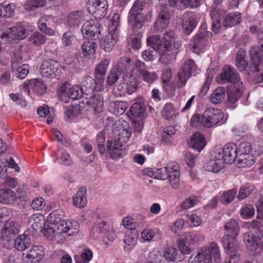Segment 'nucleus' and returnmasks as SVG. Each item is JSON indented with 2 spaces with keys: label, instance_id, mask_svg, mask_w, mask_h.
I'll use <instances>...</instances> for the list:
<instances>
[{
  "label": "nucleus",
  "instance_id": "nucleus-1",
  "mask_svg": "<svg viewBox=\"0 0 263 263\" xmlns=\"http://www.w3.org/2000/svg\"><path fill=\"white\" fill-rule=\"evenodd\" d=\"M250 55L248 74L254 79L255 83H260L263 80V69L259 67L262 62L261 51L258 47H252L250 49Z\"/></svg>",
  "mask_w": 263,
  "mask_h": 263
},
{
  "label": "nucleus",
  "instance_id": "nucleus-2",
  "mask_svg": "<svg viewBox=\"0 0 263 263\" xmlns=\"http://www.w3.org/2000/svg\"><path fill=\"white\" fill-rule=\"evenodd\" d=\"M147 45L157 52L160 56V61L162 63L167 65L172 62L173 55L170 52L169 44H163L160 35H155L147 39Z\"/></svg>",
  "mask_w": 263,
  "mask_h": 263
},
{
  "label": "nucleus",
  "instance_id": "nucleus-3",
  "mask_svg": "<svg viewBox=\"0 0 263 263\" xmlns=\"http://www.w3.org/2000/svg\"><path fill=\"white\" fill-rule=\"evenodd\" d=\"M130 133L127 129L122 130V133L119 134L117 139L111 140L107 144V151L112 159H119L125 154V151L123 149V142H125L130 137Z\"/></svg>",
  "mask_w": 263,
  "mask_h": 263
},
{
  "label": "nucleus",
  "instance_id": "nucleus-4",
  "mask_svg": "<svg viewBox=\"0 0 263 263\" xmlns=\"http://www.w3.org/2000/svg\"><path fill=\"white\" fill-rule=\"evenodd\" d=\"M144 4L143 0H136L129 11L128 22L134 31L142 28L145 20V15L141 12Z\"/></svg>",
  "mask_w": 263,
  "mask_h": 263
},
{
  "label": "nucleus",
  "instance_id": "nucleus-5",
  "mask_svg": "<svg viewBox=\"0 0 263 263\" xmlns=\"http://www.w3.org/2000/svg\"><path fill=\"white\" fill-rule=\"evenodd\" d=\"M222 243L226 252L230 256L229 262L237 263L239 257V247L236 240V237L230 235H226L222 238Z\"/></svg>",
  "mask_w": 263,
  "mask_h": 263
},
{
  "label": "nucleus",
  "instance_id": "nucleus-6",
  "mask_svg": "<svg viewBox=\"0 0 263 263\" xmlns=\"http://www.w3.org/2000/svg\"><path fill=\"white\" fill-rule=\"evenodd\" d=\"M197 254L203 263H211L212 256L216 263L220 262L221 260L219 248L214 242H212L208 248H203L199 250Z\"/></svg>",
  "mask_w": 263,
  "mask_h": 263
},
{
  "label": "nucleus",
  "instance_id": "nucleus-7",
  "mask_svg": "<svg viewBox=\"0 0 263 263\" xmlns=\"http://www.w3.org/2000/svg\"><path fill=\"white\" fill-rule=\"evenodd\" d=\"M243 240L248 249L255 251L263 246V231L247 232L243 234Z\"/></svg>",
  "mask_w": 263,
  "mask_h": 263
},
{
  "label": "nucleus",
  "instance_id": "nucleus-8",
  "mask_svg": "<svg viewBox=\"0 0 263 263\" xmlns=\"http://www.w3.org/2000/svg\"><path fill=\"white\" fill-rule=\"evenodd\" d=\"M28 34V30L21 25H17L9 28L6 32L1 35V39L6 38L10 42L21 40L25 39Z\"/></svg>",
  "mask_w": 263,
  "mask_h": 263
},
{
  "label": "nucleus",
  "instance_id": "nucleus-9",
  "mask_svg": "<svg viewBox=\"0 0 263 263\" xmlns=\"http://www.w3.org/2000/svg\"><path fill=\"white\" fill-rule=\"evenodd\" d=\"M107 3L106 0H89L88 10L97 19L103 18L106 14Z\"/></svg>",
  "mask_w": 263,
  "mask_h": 263
},
{
  "label": "nucleus",
  "instance_id": "nucleus-10",
  "mask_svg": "<svg viewBox=\"0 0 263 263\" xmlns=\"http://www.w3.org/2000/svg\"><path fill=\"white\" fill-rule=\"evenodd\" d=\"M45 254L43 246L34 245L26 253L23 255V263H40Z\"/></svg>",
  "mask_w": 263,
  "mask_h": 263
},
{
  "label": "nucleus",
  "instance_id": "nucleus-11",
  "mask_svg": "<svg viewBox=\"0 0 263 263\" xmlns=\"http://www.w3.org/2000/svg\"><path fill=\"white\" fill-rule=\"evenodd\" d=\"M18 233V224L12 220L7 221L2 231V238L8 244H12Z\"/></svg>",
  "mask_w": 263,
  "mask_h": 263
},
{
  "label": "nucleus",
  "instance_id": "nucleus-12",
  "mask_svg": "<svg viewBox=\"0 0 263 263\" xmlns=\"http://www.w3.org/2000/svg\"><path fill=\"white\" fill-rule=\"evenodd\" d=\"M194 61L189 59L185 62L180 71L178 73V87L180 88L185 85L187 80L191 77L192 72L196 69Z\"/></svg>",
  "mask_w": 263,
  "mask_h": 263
},
{
  "label": "nucleus",
  "instance_id": "nucleus-13",
  "mask_svg": "<svg viewBox=\"0 0 263 263\" xmlns=\"http://www.w3.org/2000/svg\"><path fill=\"white\" fill-rule=\"evenodd\" d=\"M60 65L56 61L47 60L44 61L41 66V74L43 77L54 78L59 73Z\"/></svg>",
  "mask_w": 263,
  "mask_h": 263
},
{
  "label": "nucleus",
  "instance_id": "nucleus-14",
  "mask_svg": "<svg viewBox=\"0 0 263 263\" xmlns=\"http://www.w3.org/2000/svg\"><path fill=\"white\" fill-rule=\"evenodd\" d=\"M204 127H211L220 122L223 118V114L217 109L208 108L203 114Z\"/></svg>",
  "mask_w": 263,
  "mask_h": 263
},
{
  "label": "nucleus",
  "instance_id": "nucleus-15",
  "mask_svg": "<svg viewBox=\"0 0 263 263\" xmlns=\"http://www.w3.org/2000/svg\"><path fill=\"white\" fill-rule=\"evenodd\" d=\"M221 83L229 82L230 85L237 84L238 83H242L240 81L239 74L232 67L229 65H225L222 71L220 74Z\"/></svg>",
  "mask_w": 263,
  "mask_h": 263
},
{
  "label": "nucleus",
  "instance_id": "nucleus-16",
  "mask_svg": "<svg viewBox=\"0 0 263 263\" xmlns=\"http://www.w3.org/2000/svg\"><path fill=\"white\" fill-rule=\"evenodd\" d=\"M82 32L84 37L95 40L99 39L101 34L98 24L93 20L86 21L83 24Z\"/></svg>",
  "mask_w": 263,
  "mask_h": 263
},
{
  "label": "nucleus",
  "instance_id": "nucleus-17",
  "mask_svg": "<svg viewBox=\"0 0 263 263\" xmlns=\"http://www.w3.org/2000/svg\"><path fill=\"white\" fill-rule=\"evenodd\" d=\"M237 156L236 145L233 143H230L225 145L220 158L226 163L231 164L235 162Z\"/></svg>",
  "mask_w": 263,
  "mask_h": 263
},
{
  "label": "nucleus",
  "instance_id": "nucleus-18",
  "mask_svg": "<svg viewBox=\"0 0 263 263\" xmlns=\"http://www.w3.org/2000/svg\"><path fill=\"white\" fill-rule=\"evenodd\" d=\"M210 15L213 21L212 30L215 33H217L221 26V21L224 20L226 16V12L223 10L215 7L212 8Z\"/></svg>",
  "mask_w": 263,
  "mask_h": 263
},
{
  "label": "nucleus",
  "instance_id": "nucleus-19",
  "mask_svg": "<svg viewBox=\"0 0 263 263\" xmlns=\"http://www.w3.org/2000/svg\"><path fill=\"white\" fill-rule=\"evenodd\" d=\"M79 224L76 220L65 221L63 220L61 224L57 227V233L59 234L66 233L68 236H73L79 232Z\"/></svg>",
  "mask_w": 263,
  "mask_h": 263
},
{
  "label": "nucleus",
  "instance_id": "nucleus-20",
  "mask_svg": "<svg viewBox=\"0 0 263 263\" xmlns=\"http://www.w3.org/2000/svg\"><path fill=\"white\" fill-rule=\"evenodd\" d=\"M24 90L27 91L29 95V88L39 95L44 94L46 90V86L42 80L39 79L30 80L24 84Z\"/></svg>",
  "mask_w": 263,
  "mask_h": 263
},
{
  "label": "nucleus",
  "instance_id": "nucleus-21",
  "mask_svg": "<svg viewBox=\"0 0 263 263\" xmlns=\"http://www.w3.org/2000/svg\"><path fill=\"white\" fill-rule=\"evenodd\" d=\"M250 154H239L237 156L238 164L239 167H249L252 165L256 161V156H259L261 152L259 151H254Z\"/></svg>",
  "mask_w": 263,
  "mask_h": 263
},
{
  "label": "nucleus",
  "instance_id": "nucleus-22",
  "mask_svg": "<svg viewBox=\"0 0 263 263\" xmlns=\"http://www.w3.org/2000/svg\"><path fill=\"white\" fill-rule=\"evenodd\" d=\"M237 84V85H230V86L227 87L228 101L231 103H234L239 99L243 90L242 83Z\"/></svg>",
  "mask_w": 263,
  "mask_h": 263
},
{
  "label": "nucleus",
  "instance_id": "nucleus-23",
  "mask_svg": "<svg viewBox=\"0 0 263 263\" xmlns=\"http://www.w3.org/2000/svg\"><path fill=\"white\" fill-rule=\"evenodd\" d=\"M102 84H97L96 80L90 76H86L82 83V86L80 87L84 93V95L88 96L89 95H91L95 89H97V87L101 89Z\"/></svg>",
  "mask_w": 263,
  "mask_h": 263
},
{
  "label": "nucleus",
  "instance_id": "nucleus-24",
  "mask_svg": "<svg viewBox=\"0 0 263 263\" xmlns=\"http://www.w3.org/2000/svg\"><path fill=\"white\" fill-rule=\"evenodd\" d=\"M108 64L109 61L106 59H104L96 67L95 73L97 84H102L104 83Z\"/></svg>",
  "mask_w": 263,
  "mask_h": 263
},
{
  "label": "nucleus",
  "instance_id": "nucleus-25",
  "mask_svg": "<svg viewBox=\"0 0 263 263\" xmlns=\"http://www.w3.org/2000/svg\"><path fill=\"white\" fill-rule=\"evenodd\" d=\"M22 57L18 56L17 58L14 57L12 59L11 63V68L12 71L16 70L15 76L20 79H24L29 73V66L27 65L23 64L17 67L18 60H21Z\"/></svg>",
  "mask_w": 263,
  "mask_h": 263
},
{
  "label": "nucleus",
  "instance_id": "nucleus-26",
  "mask_svg": "<svg viewBox=\"0 0 263 263\" xmlns=\"http://www.w3.org/2000/svg\"><path fill=\"white\" fill-rule=\"evenodd\" d=\"M117 40L115 33L108 32V34L100 42V47L106 52H110L114 47Z\"/></svg>",
  "mask_w": 263,
  "mask_h": 263
},
{
  "label": "nucleus",
  "instance_id": "nucleus-27",
  "mask_svg": "<svg viewBox=\"0 0 263 263\" xmlns=\"http://www.w3.org/2000/svg\"><path fill=\"white\" fill-rule=\"evenodd\" d=\"M84 21V12L81 10L74 11L68 15L67 24L70 27H75L78 26Z\"/></svg>",
  "mask_w": 263,
  "mask_h": 263
},
{
  "label": "nucleus",
  "instance_id": "nucleus-28",
  "mask_svg": "<svg viewBox=\"0 0 263 263\" xmlns=\"http://www.w3.org/2000/svg\"><path fill=\"white\" fill-rule=\"evenodd\" d=\"M31 240L28 236L25 234L20 235L14 238L12 244L16 250L23 251L27 249L31 245Z\"/></svg>",
  "mask_w": 263,
  "mask_h": 263
},
{
  "label": "nucleus",
  "instance_id": "nucleus-29",
  "mask_svg": "<svg viewBox=\"0 0 263 263\" xmlns=\"http://www.w3.org/2000/svg\"><path fill=\"white\" fill-rule=\"evenodd\" d=\"M221 153L219 152L215 156V160H210L206 164L205 168L207 171L217 173L223 167L224 161L220 158Z\"/></svg>",
  "mask_w": 263,
  "mask_h": 263
},
{
  "label": "nucleus",
  "instance_id": "nucleus-30",
  "mask_svg": "<svg viewBox=\"0 0 263 263\" xmlns=\"http://www.w3.org/2000/svg\"><path fill=\"white\" fill-rule=\"evenodd\" d=\"M145 112V104L142 102H136L132 105L126 114L130 117L142 118L144 117Z\"/></svg>",
  "mask_w": 263,
  "mask_h": 263
},
{
  "label": "nucleus",
  "instance_id": "nucleus-31",
  "mask_svg": "<svg viewBox=\"0 0 263 263\" xmlns=\"http://www.w3.org/2000/svg\"><path fill=\"white\" fill-rule=\"evenodd\" d=\"M86 189L85 187H81L77 192L73 198V203L76 206L81 209L86 205Z\"/></svg>",
  "mask_w": 263,
  "mask_h": 263
},
{
  "label": "nucleus",
  "instance_id": "nucleus-32",
  "mask_svg": "<svg viewBox=\"0 0 263 263\" xmlns=\"http://www.w3.org/2000/svg\"><path fill=\"white\" fill-rule=\"evenodd\" d=\"M190 145L193 149L200 152L205 145L203 136L199 132H196L192 136Z\"/></svg>",
  "mask_w": 263,
  "mask_h": 263
},
{
  "label": "nucleus",
  "instance_id": "nucleus-33",
  "mask_svg": "<svg viewBox=\"0 0 263 263\" xmlns=\"http://www.w3.org/2000/svg\"><path fill=\"white\" fill-rule=\"evenodd\" d=\"M86 103L94 108L95 111L99 112L102 110L103 106V100L102 97L99 95H90V97L86 96Z\"/></svg>",
  "mask_w": 263,
  "mask_h": 263
},
{
  "label": "nucleus",
  "instance_id": "nucleus-34",
  "mask_svg": "<svg viewBox=\"0 0 263 263\" xmlns=\"http://www.w3.org/2000/svg\"><path fill=\"white\" fill-rule=\"evenodd\" d=\"M205 29V26L203 25L202 26V29L204 30ZM208 34L209 33L205 30H203V32L201 31L197 34L196 36L193 39L192 48L193 49H201L205 44V37L206 36H208Z\"/></svg>",
  "mask_w": 263,
  "mask_h": 263
},
{
  "label": "nucleus",
  "instance_id": "nucleus-35",
  "mask_svg": "<svg viewBox=\"0 0 263 263\" xmlns=\"http://www.w3.org/2000/svg\"><path fill=\"white\" fill-rule=\"evenodd\" d=\"M132 60L126 57L120 58L116 66L113 67L121 74L130 70L132 67Z\"/></svg>",
  "mask_w": 263,
  "mask_h": 263
},
{
  "label": "nucleus",
  "instance_id": "nucleus-36",
  "mask_svg": "<svg viewBox=\"0 0 263 263\" xmlns=\"http://www.w3.org/2000/svg\"><path fill=\"white\" fill-rule=\"evenodd\" d=\"M15 193L12 190L7 188L0 189V202L5 204H11L16 200Z\"/></svg>",
  "mask_w": 263,
  "mask_h": 263
},
{
  "label": "nucleus",
  "instance_id": "nucleus-37",
  "mask_svg": "<svg viewBox=\"0 0 263 263\" xmlns=\"http://www.w3.org/2000/svg\"><path fill=\"white\" fill-rule=\"evenodd\" d=\"M177 23L181 25L184 32L186 34H189L196 26L195 19L191 17H189L185 22L183 18L180 17L178 19Z\"/></svg>",
  "mask_w": 263,
  "mask_h": 263
},
{
  "label": "nucleus",
  "instance_id": "nucleus-38",
  "mask_svg": "<svg viewBox=\"0 0 263 263\" xmlns=\"http://www.w3.org/2000/svg\"><path fill=\"white\" fill-rule=\"evenodd\" d=\"M29 222L31 224L32 228L36 231H42L45 226V219L42 215H33L29 220Z\"/></svg>",
  "mask_w": 263,
  "mask_h": 263
},
{
  "label": "nucleus",
  "instance_id": "nucleus-39",
  "mask_svg": "<svg viewBox=\"0 0 263 263\" xmlns=\"http://www.w3.org/2000/svg\"><path fill=\"white\" fill-rule=\"evenodd\" d=\"M241 14L239 12H232L226 15L223 20V26L228 27L239 23Z\"/></svg>",
  "mask_w": 263,
  "mask_h": 263
},
{
  "label": "nucleus",
  "instance_id": "nucleus-40",
  "mask_svg": "<svg viewBox=\"0 0 263 263\" xmlns=\"http://www.w3.org/2000/svg\"><path fill=\"white\" fill-rule=\"evenodd\" d=\"M226 96L225 89L223 87H219L215 89L210 96V100L213 104H217L221 103Z\"/></svg>",
  "mask_w": 263,
  "mask_h": 263
},
{
  "label": "nucleus",
  "instance_id": "nucleus-41",
  "mask_svg": "<svg viewBox=\"0 0 263 263\" xmlns=\"http://www.w3.org/2000/svg\"><path fill=\"white\" fill-rule=\"evenodd\" d=\"M97 45L96 43L92 41H86L84 42L82 46V49L84 55L90 58L91 55H93L96 50Z\"/></svg>",
  "mask_w": 263,
  "mask_h": 263
},
{
  "label": "nucleus",
  "instance_id": "nucleus-42",
  "mask_svg": "<svg viewBox=\"0 0 263 263\" xmlns=\"http://www.w3.org/2000/svg\"><path fill=\"white\" fill-rule=\"evenodd\" d=\"M63 218V212L61 210H57L50 214L48 217V220L51 224L57 228L59 224H61Z\"/></svg>",
  "mask_w": 263,
  "mask_h": 263
},
{
  "label": "nucleus",
  "instance_id": "nucleus-43",
  "mask_svg": "<svg viewBox=\"0 0 263 263\" xmlns=\"http://www.w3.org/2000/svg\"><path fill=\"white\" fill-rule=\"evenodd\" d=\"M175 40V34L174 31H170L168 32H166L164 34L163 37V44H166L167 43L169 44V47L170 48V52L171 54L173 55L172 57V61L174 60L175 58V54L173 52V48L172 47L173 43Z\"/></svg>",
  "mask_w": 263,
  "mask_h": 263
},
{
  "label": "nucleus",
  "instance_id": "nucleus-44",
  "mask_svg": "<svg viewBox=\"0 0 263 263\" xmlns=\"http://www.w3.org/2000/svg\"><path fill=\"white\" fill-rule=\"evenodd\" d=\"M255 187L254 185L251 183H246L242 186L239 192L237 198L239 199H243L249 197L254 191Z\"/></svg>",
  "mask_w": 263,
  "mask_h": 263
},
{
  "label": "nucleus",
  "instance_id": "nucleus-45",
  "mask_svg": "<svg viewBox=\"0 0 263 263\" xmlns=\"http://www.w3.org/2000/svg\"><path fill=\"white\" fill-rule=\"evenodd\" d=\"M224 229L228 233L233 234V236L235 237L237 236L240 231L238 222L234 219H231L225 224Z\"/></svg>",
  "mask_w": 263,
  "mask_h": 263
},
{
  "label": "nucleus",
  "instance_id": "nucleus-46",
  "mask_svg": "<svg viewBox=\"0 0 263 263\" xmlns=\"http://www.w3.org/2000/svg\"><path fill=\"white\" fill-rule=\"evenodd\" d=\"M67 95L72 100H78L82 97H85L81 88L78 86H75L70 88L67 92L63 93V95Z\"/></svg>",
  "mask_w": 263,
  "mask_h": 263
},
{
  "label": "nucleus",
  "instance_id": "nucleus-47",
  "mask_svg": "<svg viewBox=\"0 0 263 263\" xmlns=\"http://www.w3.org/2000/svg\"><path fill=\"white\" fill-rule=\"evenodd\" d=\"M236 193V189L224 192L220 197V201L223 204H228L233 201Z\"/></svg>",
  "mask_w": 263,
  "mask_h": 263
},
{
  "label": "nucleus",
  "instance_id": "nucleus-48",
  "mask_svg": "<svg viewBox=\"0 0 263 263\" xmlns=\"http://www.w3.org/2000/svg\"><path fill=\"white\" fill-rule=\"evenodd\" d=\"M92 252L89 249H85L81 253V256L76 255L74 257L76 263H87L92 258Z\"/></svg>",
  "mask_w": 263,
  "mask_h": 263
},
{
  "label": "nucleus",
  "instance_id": "nucleus-49",
  "mask_svg": "<svg viewBox=\"0 0 263 263\" xmlns=\"http://www.w3.org/2000/svg\"><path fill=\"white\" fill-rule=\"evenodd\" d=\"M45 3L46 0H27L24 4V7L26 10L31 11L43 7Z\"/></svg>",
  "mask_w": 263,
  "mask_h": 263
},
{
  "label": "nucleus",
  "instance_id": "nucleus-50",
  "mask_svg": "<svg viewBox=\"0 0 263 263\" xmlns=\"http://www.w3.org/2000/svg\"><path fill=\"white\" fill-rule=\"evenodd\" d=\"M29 41L35 46H40L46 42L45 35L39 32H33L29 38Z\"/></svg>",
  "mask_w": 263,
  "mask_h": 263
},
{
  "label": "nucleus",
  "instance_id": "nucleus-51",
  "mask_svg": "<svg viewBox=\"0 0 263 263\" xmlns=\"http://www.w3.org/2000/svg\"><path fill=\"white\" fill-rule=\"evenodd\" d=\"M240 214L243 218H250L255 214V209L252 204L243 205L240 209Z\"/></svg>",
  "mask_w": 263,
  "mask_h": 263
},
{
  "label": "nucleus",
  "instance_id": "nucleus-52",
  "mask_svg": "<svg viewBox=\"0 0 263 263\" xmlns=\"http://www.w3.org/2000/svg\"><path fill=\"white\" fill-rule=\"evenodd\" d=\"M14 13V9L11 5L4 6L0 4V17L10 18L13 15Z\"/></svg>",
  "mask_w": 263,
  "mask_h": 263
},
{
  "label": "nucleus",
  "instance_id": "nucleus-53",
  "mask_svg": "<svg viewBox=\"0 0 263 263\" xmlns=\"http://www.w3.org/2000/svg\"><path fill=\"white\" fill-rule=\"evenodd\" d=\"M179 171L168 170L167 179H168L170 185L174 189H177L179 186Z\"/></svg>",
  "mask_w": 263,
  "mask_h": 263
},
{
  "label": "nucleus",
  "instance_id": "nucleus-54",
  "mask_svg": "<svg viewBox=\"0 0 263 263\" xmlns=\"http://www.w3.org/2000/svg\"><path fill=\"white\" fill-rule=\"evenodd\" d=\"M263 218H257L246 223L249 229L254 230L256 231H263Z\"/></svg>",
  "mask_w": 263,
  "mask_h": 263
},
{
  "label": "nucleus",
  "instance_id": "nucleus-55",
  "mask_svg": "<svg viewBox=\"0 0 263 263\" xmlns=\"http://www.w3.org/2000/svg\"><path fill=\"white\" fill-rule=\"evenodd\" d=\"M37 112L39 115L41 117H45L46 115L49 114L47 117V123L49 124L52 122L54 117L51 115V113H50L49 108L47 105L39 107Z\"/></svg>",
  "mask_w": 263,
  "mask_h": 263
},
{
  "label": "nucleus",
  "instance_id": "nucleus-56",
  "mask_svg": "<svg viewBox=\"0 0 263 263\" xmlns=\"http://www.w3.org/2000/svg\"><path fill=\"white\" fill-rule=\"evenodd\" d=\"M113 105L114 113L117 115H122L128 106L127 102L124 101H116L113 103Z\"/></svg>",
  "mask_w": 263,
  "mask_h": 263
},
{
  "label": "nucleus",
  "instance_id": "nucleus-57",
  "mask_svg": "<svg viewBox=\"0 0 263 263\" xmlns=\"http://www.w3.org/2000/svg\"><path fill=\"white\" fill-rule=\"evenodd\" d=\"M126 91L128 94H132L137 89L138 81L134 77L130 76L126 82Z\"/></svg>",
  "mask_w": 263,
  "mask_h": 263
},
{
  "label": "nucleus",
  "instance_id": "nucleus-58",
  "mask_svg": "<svg viewBox=\"0 0 263 263\" xmlns=\"http://www.w3.org/2000/svg\"><path fill=\"white\" fill-rule=\"evenodd\" d=\"M57 227H50L49 226H44V227L43 229V233L44 235L47 237L48 239L50 240L53 239L56 234H58L57 233Z\"/></svg>",
  "mask_w": 263,
  "mask_h": 263
},
{
  "label": "nucleus",
  "instance_id": "nucleus-59",
  "mask_svg": "<svg viewBox=\"0 0 263 263\" xmlns=\"http://www.w3.org/2000/svg\"><path fill=\"white\" fill-rule=\"evenodd\" d=\"M204 118H203V115L196 114L192 117L190 124L192 127H200L201 126L204 127Z\"/></svg>",
  "mask_w": 263,
  "mask_h": 263
},
{
  "label": "nucleus",
  "instance_id": "nucleus-60",
  "mask_svg": "<svg viewBox=\"0 0 263 263\" xmlns=\"http://www.w3.org/2000/svg\"><path fill=\"white\" fill-rule=\"evenodd\" d=\"M164 256L168 261H175L177 257V252L176 249L170 247L166 248L164 252Z\"/></svg>",
  "mask_w": 263,
  "mask_h": 263
},
{
  "label": "nucleus",
  "instance_id": "nucleus-61",
  "mask_svg": "<svg viewBox=\"0 0 263 263\" xmlns=\"http://www.w3.org/2000/svg\"><path fill=\"white\" fill-rule=\"evenodd\" d=\"M199 199L198 197L192 196L187 198L181 205V208L183 210L187 209L198 203Z\"/></svg>",
  "mask_w": 263,
  "mask_h": 263
},
{
  "label": "nucleus",
  "instance_id": "nucleus-62",
  "mask_svg": "<svg viewBox=\"0 0 263 263\" xmlns=\"http://www.w3.org/2000/svg\"><path fill=\"white\" fill-rule=\"evenodd\" d=\"M121 74L116 71L114 68H112L107 77V83L108 85H114L119 79Z\"/></svg>",
  "mask_w": 263,
  "mask_h": 263
},
{
  "label": "nucleus",
  "instance_id": "nucleus-63",
  "mask_svg": "<svg viewBox=\"0 0 263 263\" xmlns=\"http://www.w3.org/2000/svg\"><path fill=\"white\" fill-rule=\"evenodd\" d=\"M60 163L65 166H70L72 164L73 160L70 155L64 151L60 157Z\"/></svg>",
  "mask_w": 263,
  "mask_h": 263
},
{
  "label": "nucleus",
  "instance_id": "nucleus-64",
  "mask_svg": "<svg viewBox=\"0 0 263 263\" xmlns=\"http://www.w3.org/2000/svg\"><path fill=\"white\" fill-rule=\"evenodd\" d=\"M155 175V177L159 179H166L168 178V170L166 166L163 168H155L153 171Z\"/></svg>",
  "mask_w": 263,
  "mask_h": 263
}]
</instances>
